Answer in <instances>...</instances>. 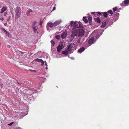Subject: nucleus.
Instances as JSON below:
<instances>
[{"mask_svg":"<svg viewBox=\"0 0 129 129\" xmlns=\"http://www.w3.org/2000/svg\"><path fill=\"white\" fill-rule=\"evenodd\" d=\"M124 3L122 2V3L120 4V5L122 6H124Z\"/></svg>","mask_w":129,"mask_h":129,"instance_id":"2f4dec72","label":"nucleus"},{"mask_svg":"<svg viewBox=\"0 0 129 129\" xmlns=\"http://www.w3.org/2000/svg\"><path fill=\"white\" fill-rule=\"evenodd\" d=\"M97 13L99 15H101V13L100 12H97Z\"/></svg>","mask_w":129,"mask_h":129,"instance_id":"c03bdc74","label":"nucleus"},{"mask_svg":"<svg viewBox=\"0 0 129 129\" xmlns=\"http://www.w3.org/2000/svg\"><path fill=\"white\" fill-rule=\"evenodd\" d=\"M17 124V123H16V122H14V123H13V125H14V126H15V125H16Z\"/></svg>","mask_w":129,"mask_h":129,"instance_id":"79ce46f5","label":"nucleus"},{"mask_svg":"<svg viewBox=\"0 0 129 129\" xmlns=\"http://www.w3.org/2000/svg\"><path fill=\"white\" fill-rule=\"evenodd\" d=\"M68 57H69V55H68Z\"/></svg>","mask_w":129,"mask_h":129,"instance_id":"13d9d810","label":"nucleus"},{"mask_svg":"<svg viewBox=\"0 0 129 129\" xmlns=\"http://www.w3.org/2000/svg\"><path fill=\"white\" fill-rule=\"evenodd\" d=\"M113 12H115L118 10V9L117 7H115L113 8Z\"/></svg>","mask_w":129,"mask_h":129,"instance_id":"bb28decb","label":"nucleus"},{"mask_svg":"<svg viewBox=\"0 0 129 129\" xmlns=\"http://www.w3.org/2000/svg\"><path fill=\"white\" fill-rule=\"evenodd\" d=\"M74 27L72 29V31L74 30L76 32H78L80 34L81 31H82L83 32V35L84 34V31L83 29L82 26L80 24H79L78 22H75L74 23Z\"/></svg>","mask_w":129,"mask_h":129,"instance_id":"f257e3e1","label":"nucleus"},{"mask_svg":"<svg viewBox=\"0 0 129 129\" xmlns=\"http://www.w3.org/2000/svg\"><path fill=\"white\" fill-rule=\"evenodd\" d=\"M74 22L73 21H72L71 22H70V25H71V26H73V24L74 23Z\"/></svg>","mask_w":129,"mask_h":129,"instance_id":"c85d7f7f","label":"nucleus"},{"mask_svg":"<svg viewBox=\"0 0 129 129\" xmlns=\"http://www.w3.org/2000/svg\"><path fill=\"white\" fill-rule=\"evenodd\" d=\"M81 31V33L80 34L78 32H76V31H74V30L72 31V34L71 35V37H70V42H71L72 41L74 38V37L75 36H82L83 35V32L82 31Z\"/></svg>","mask_w":129,"mask_h":129,"instance_id":"f03ea898","label":"nucleus"},{"mask_svg":"<svg viewBox=\"0 0 129 129\" xmlns=\"http://www.w3.org/2000/svg\"><path fill=\"white\" fill-rule=\"evenodd\" d=\"M51 42L52 44V46H54L55 45V43L54 41L53 40H52L51 41Z\"/></svg>","mask_w":129,"mask_h":129,"instance_id":"4be33fe9","label":"nucleus"},{"mask_svg":"<svg viewBox=\"0 0 129 129\" xmlns=\"http://www.w3.org/2000/svg\"><path fill=\"white\" fill-rule=\"evenodd\" d=\"M103 14L105 18H107L108 14L107 12H105L103 13Z\"/></svg>","mask_w":129,"mask_h":129,"instance_id":"6ab92c4d","label":"nucleus"},{"mask_svg":"<svg viewBox=\"0 0 129 129\" xmlns=\"http://www.w3.org/2000/svg\"><path fill=\"white\" fill-rule=\"evenodd\" d=\"M7 10L6 8L5 7L3 6L2 8L1 9V11L0 13L1 14H2L4 13V12L5 11Z\"/></svg>","mask_w":129,"mask_h":129,"instance_id":"ddd939ff","label":"nucleus"},{"mask_svg":"<svg viewBox=\"0 0 129 129\" xmlns=\"http://www.w3.org/2000/svg\"><path fill=\"white\" fill-rule=\"evenodd\" d=\"M47 29L48 30V28H47Z\"/></svg>","mask_w":129,"mask_h":129,"instance_id":"052dcab7","label":"nucleus"},{"mask_svg":"<svg viewBox=\"0 0 129 129\" xmlns=\"http://www.w3.org/2000/svg\"><path fill=\"white\" fill-rule=\"evenodd\" d=\"M32 28L34 30V32L36 33L37 31V30L38 27L37 26L35 27H32Z\"/></svg>","mask_w":129,"mask_h":129,"instance_id":"a211bd4d","label":"nucleus"},{"mask_svg":"<svg viewBox=\"0 0 129 129\" xmlns=\"http://www.w3.org/2000/svg\"><path fill=\"white\" fill-rule=\"evenodd\" d=\"M45 69L46 70H47L48 69V68L47 67V66H46V67L45 68Z\"/></svg>","mask_w":129,"mask_h":129,"instance_id":"864d4df0","label":"nucleus"},{"mask_svg":"<svg viewBox=\"0 0 129 129\" xmlns=\"http://www.w3.org/2000/svg\"><path fill=\"white\" fill-rule=\"evenodd\" d=\"M73 44L72 43L71 44L69 45L67 48V50L69 52V53L70 54L71 53H73V51L72 50V49L73 47Z\"/></svg>","mask_w":129,"mask_h":129,"instance_id":"20e7f679","label":"nucleus"},{"mask_svg":"<svg viewBox=\"0 0 129 129\" xmlns=\"http://www.w3.org/2000/svg\"><path fill=\"white\" fill-rule=\"evenodd\" d=\"M92 24V21H89V25H91Z\"/></svg>","mask_w":129,"mask_h":129,"instance_id":"a19ab883","label":"nucleus"},{"mask_svg":"<svg viewBox=\"0 0 129 129\" xmlns=\"http://www.w3.org/2000/svg\"><path fill=\"white\" fill-rule=\"evenodd\" d=\"M45 66H48V65H47V63L46 61H45Z\"/></svg>","mask_w":129,"mask_h":129,"instance_id":"58836bf2","label":"nucleus"},{"mask_svg":"<svg viewBox=\"0 0 129 129\" xmlns=\"http://www.w3.org/2000/svg\"><path fill=\"white\" fill-rule=\"evenodd\" d=\"M4 15L5 16H6L7 14V12H4Z\"/></svg>","mask_w":129,"mask_h":129,"instance_id":"37998d69","label":"nucleus"},{"mask_svg":"<svg viewBox=\"0 0 129 129\" xmlns=\"http://www.w3.org/2000/svg\"><path fill=\"white\" fill-rule=\"evenodd\" d=\"M87 17H83V20L85 23H87L88 22V20L86 19Z\"/></svg>","mask_w":129,"mask_h":129,"instance_id":"f3484780","label":"nucleus"},{"mask_svg":"<svg viewBox=\"0 0 129 129\" xmlns=\"http://www.w3.org/2000/svg\"><path fill=\"white\" fill-rule=\"evenodd\" d=\"M106 22H103L102 24V25L101 26V27L102 28H104L106 25Z\"/></svg>","mask_w":129,"mask_h":129,"instance_id":"aec40b11","label":"nucleus"},{"mask_svg":"<svg viewBox=\"0 0 129 129\" xmlns=\"http://www.w3.org/2000/svg\"><path fill=\"white\" fill-rule=\"evenodd\" d=\"M29 70L30 71L32 72H36V71L35 70L30 69V70Z\"/></svg>","mask_w":129,"mask_h":129,"instance_id":"473e14b6","label":"nucleus"},{"mask_svg":"<svg viewBox=\"0 0 129 129\" xmlns=\"http://www.w3.org/2000/svg\"><path fill=\"white\" fill-rule=\"evenodd\" d=\"M61 21L60 20L54 22L53 23V26L54 27L56 26L61 23Z\"/></svg>","mask_w":129,"mask_h":129,"instance_id":"9d476101","label":"nucleus"},{"mask_svg":"<svg viewBox=\"0 0 129 129\" xmlns=\"http://www.w3.org/2000/svg\"><path fill=\"white\" fill-rule=\"evenodd\" d=\"M94 20L95 22H97L98 23H100L101 22L100 19L98 17L94 18Z\"/></svg>","mask_w":129,"mask_h":129,"instance_id":"2eb2a0df","label":"nucleus"},{"mask_svg":"<svg viewBox=\"0 0 129 129\" xmlns=\"http://www.w3.org/2000/svg\"><path fill=\"white\" fill-rule=\"evenodd\" d=\"M10 19V18L9 17L8 18V19H7V21H9Z\"/></svg>","mask_w":129,"mask_h":129,"instance_id":"3c124183","label":"nucleus"},{"mask_svg":"<svg viewBox=\"0 0 129 129\" xmlns=\"http://www.w3.org/2000/svg\"><path fill=\"white\" fill-rule=\"evenodd\" d=\"M69 52L67 50L66 51H63L62 52V53L63 54H65V55H67L69 53Z\"/></svg>","mask_w":129,"mask_h":129,"instance_id":"dca6fc26","label":"nucleus"},{"mask_svg":"<svg viewBox=\"0 0 129 129\" xmlns=\"http://www.w3.org/2000/svg\"><path fill=\"white\" fill-rule=\"evenodd\" d=\"M20 53H22V54H23V53H23V52H22V51H20Z\"/></svg>","mask_w":129,"mask_h":129,"instance_id":"603ef678","label":"nucleus"},{"mask_svg":"<svg viewBox=\"0 0 129 129\" xmlns=\"http://www.w3.org/2000/svg\"><path fill=\"white\" fill-rule=\"evenodd\" d=\"M1 45V43H0V46Z\"/></svg>","mask_w":129,"mask_h":129,"instance_id":"bf43d9fd","label":"nucleus"},{"mask_svg":"<svg viewBox=\"0 0 129 129\" xmlns=\"http://www.w3.org/2000/svg\"><path fill=\"white\" fill-rule=\"evenodd\" d=\"M55 37L57 39L59 40L60 38V35H58L56 36Z\"/></svg>","mask_w":129,"mask_h":129,"instance_id":"5701e85b","label":"nucleus"},{"mask_svg":"<svg viewBox=\"0 0 129 129\" xmlns=\"http://www.w3.org/2000/svg\"><path fill=\"white\" fill-rule=\"evenodd\" d=\"M5 33H6V35L7 36H9V33L7 31V32H6Z\"/></svg>","mask_w":129,"mask_h":129,"instance_id":"72a5a7b5","label":"nucleus"},{"mask_svg":"<svg viewBox=\"0 0 129 129\" xmlns=\"http://www.w3.org/2000/svg\"><path fill=\"white\" fill-rule=\"evenodd\" d=\"M48 25L49 27L51 28L53 26V24L51 22H50L48 24Z\"/></svg>","mask_w":129,"mask_h":129,"instance_id":"412c9836","label":"nucleus"},{"mask_svg":"<svg viewBox=\"0 0 129 129\" xmlns=\"http://www.w3.org/2000/svg\"><path fill=\"white\" fill-rule=\"evenodd\" d=\"M94 39V38L93 37L91 38L88 41V44L91 45L93 43Z\"/></svg>","mask_w":129,"mask_h":129,"instance_id":"1a4fd4ad","label":"nucleus"},{"mask_svg":"<svg viewBox=\"0 0 129 129\" xmlns=\"http://www.w3.org/2000/svg\"><path fill=\"white\" fill-rule=\"evenodd\" d=\"M21 128L19 127H18L16 128H14V129H21Z\"/></svg>","mask_w":129,"mask_h":129,"instance_id":"c9c22d12","label":"nucleus"},{"mask_svg":"<svg viewBox=\"0 0 129 129\" xmlns=\"http://www.w3.org/2000/svg\"><path fill=\"white\" fill-rule=\"evenodd\" d=\"M35 60L37 62H40L41 63V65L42 66H43L44 65V62L41 59H39V58L35 59Z\"/></svg>","mask_w":129,"mask_h":129,"instance_id":"6e6552de","label":"nucleus"},{"mask_svg":"<svg viewBox=\"0 0 129 129\" xmlns=\"http://www.w3.org/2000/svg\"><path fill=\"white\" fill-rule=\"evenodd\" d=\"M108 12L111 15H112L113 14V12L111 10H109L108 11Z\"/></svg>","mask_w":129,"mask_h":129,"instance_id":"a878e982","label":"nucleus"},{"mask_svg":"<svg viewBox=\"0 0 129 129\" xmlns=\"http://www.w3.org/2000/svg\"><path fill=\"white\" fill-rule=\"evenodd\" d=\"M1 29L3 31L5 32H6L7 31L5 29L3 28H2Z\"/></svg>","mask_w":129,"mask_h":129,"instance_id":"c756f323","label":"nucleus"},{"mask_svg":"<svg viewBox=\"0 0 129 129\" xmlns=\"http://www.w3.org/2000/svg\"><path fill=\"white\" fill-rule=\"evenodd\" d=\"M27 113H26V115L27 114Z\"/></svg>","mask_w":129,"mask_h":129,"instance_id":"680f3d73","label":"nucleus"},{"mask_svg":"<svg viewBox=\"0 0 129 129\" xmlns=\"http://www.w3.org/2000/svg\"><path fill=\"white\" fill-rule=\"evenodd\" d=\"M119 13H117L114 14L113 16L114 21H116L118 19V17L119 16Z\"/></svg>","mask_w":129,"mask_h":129,"instance_id":"39448f33","label":"nucleus"},{"mask_svg":"<svg viewBox=\"0 0 129 129\" xmlns=\"http://www.w3.org/2000/svg\"><path fill=\"white\" fill-rule=\"evenodd\" d=\"M30 84L29 83V82H28L27 83V85H29Z\"/></svg>","mask_w":129,"mask_h":129,"instance_id":"5fc2aeb1","label":"nucleus"},{"mask_svg":"<svg viewBox=\"0 0 129 129\" xmlns=\"http://www.w3.org/2000/svg\"><path fill=\"white\" fill-rule=\"evenodd\" d=\"M91 14H93V15H95V12H91Z\"/></svg>","mask_w":129,"mask_h":129,"instance_id":"de8ad7c7","label":"nucleus"},{"mask_svg":"<svg viewBox=\"0 0 129 129\" xmlns=\"http://www.w3.org/2000/svg\"><path fill=\"white\" fill-rule=\"evenodd\" d=\"M0 20L2 21H3L4 20V19L3 18H0Z\"/></svg>","mask_w":129,"mask_h":129,"instance_id":"4c0bfd02","label":"nucleus"},{"mask_svg":"<svg viewBox=\"0 0 129 129\" xmlns=\"http://www.w3.org/2000/svg\"><path fill=\"white\" fill-rule=\"evenodd\" d=\"M13 123H14V122H13L10 123L8 124V125L11 126L12 124H13Z\"/></svg>","mask_w":129,"mask_h":129,"instance_id":"cd10ccee","label":"nucleus"},{"mask_svg":"<svg viewBox=\"0 0 129 129\" xmlns=\"http://www.w3.org/2000/svg\"><path fill=\"white\" fill-rule=\"evenodd\" d=\"M36 23V22L35 21L34 22L33 25H32V27H35V25Z\"/></svg>","mask_w":129,"mask_h":129,"instance_id":"7c9ffc66","label":"nucleus"},{"mask_svg":"<svg viewBox=\"0 0 129 129\" xmlns=\"http://www.w3.org/2000/svg\"><path fill=\"white\" fill-rule=\"evenodd\" d=\"M41 52V51H38V53H40V52Z\"/></svg>","mask_w":129,"mask_h":129,"instance_id":"6e6d98bb","label":"nucleus"},{"mask_svg":"<svg viewBox=\"0 0 129 129\" xmlns=\"http://www.w3.org/2000/svg\"><path fill=\"white\" fill-rule=\"evenodd\" d=\"M67 33L66 32H64L62 33L61 35V37L62 39L65 38L67 36Z\"/></svg>","mask_w":129,"mask_h":129,"instance_id":"f8f14e48","label":"nucleus"},{"mask_svg":"<svg viewBox=\"0 0 129 129\" xmlns=\"http://www.w3.org/2000/svg\"><path fill=\"white\" fill-rule=\"evenodd\" d=\"M124 2V4H126L129 2V0H125Z\"/></svg>","mask_w":129,"mask_h":129,"instance_id":"393cba45","label":"nucleus"},{"mask_svg":"<svg viewBox=\"0 0 129 129\" xmlns=\"http://www.w3.org/2000/svg\"><path fill=\"white\" fill-rule=\"evenodd\" d=\"M16 15L17 17H19L21 13V10L19 7H17L15 9Z\"/></svg>","mask_w":129,"mask_h":129,"instance_id":"7ed1b4c3","label":"nucleus"},{"mask_svg":"<svg viewBox=\"0 0 129 129\" xmlns=\"http://www.w3.org/2000/svg\"><path fill=\"white\" fill-rule=\"evenodd\" d=\"M99 37V36L98 35H97L96 36H95V38H96V39H97Z\"/></svg>","mask_w":129,"mask_h":129,"instance_id":"ea45409f","label":"nucleus"},{"mask_svg":"<svg viewBox=\"0 0 129 129\" xmlns=\"http://www.w3.org/2000/svg\"><path fill=\"white\" fill-rule=\"evenodd\" d=\"M43 23V22L42 21H41L40 22V25H41L42 23Z\"/></svg>","mask_w":129,"mask_h":129,"instance_id":"e433bc0d","label":"nucleus"},{"mask_svg":"<svg viewBox=\"0 0 129 129\" xmlns=\"http://www.w3.org/2000/svg\"><path fill=\"white\" fill-rule=\"evenodd\" d=\"M7 47L8 48H10L11 47V46L9 45H8L7 46Z\"/></svg>","mask_w":129,"mask_h":129,"instance_id":"a18cd8bd","label":"nucleus"},{"mask_svg":"<svg viewBox=\"0 0 129 129\" xmlns=\"http://www.w3.org/2000/svg\"><path fill=\"white\" fill-rule=\"evenodd\" d=\"M64 48L63 44H61L58 45L57 48V51L58 52H60L62 49Z\"/></svg>","mask_w":129,"mask_h":129,"instance_id":"0eeeda50","label":"nucleus"},{"mask_svg":"<svg viewBox=\"0 0 129 129\" xmlns=\"http://www.w3.org/2000/svg\"><path fill=\"white\" fill-rule=\"evenodd\" d=\"M55 9H56V8L55 7H54L53 8V10H52V11H53L54 10H55Z\"/></svg>","mask_w":129,"mask_h":129,"instance_id":"49530a36","label":"nucleus"},{"mask_svg":"<svg viewBox=\"0 0 129 129\" xmlns=\"http://www.w3.org/2000/svg\"><path fill=\"white\" fill-rule=\"evenodd\" d=\"M33 11L30 9L28 10L26 12V13L27 15L28 16H29L30 15V13L32 12Z\"/></svg>","mask_w":129,"mask_h":129,"instance_id":"4468645a","label":"nucleus"},{"mask_svg":"<svg viewBox=\"0 0 129 129\" xmlns=\"http://www.w3.org/2000/svg\"><path fill=\"white\" fill-rule=\"evenodd\" d=\"M85 50V48L84 47H82L79 49L78 50V52L79 53H81L83 52Z\"/></svg>","mask_w":129,"mask_h":129,"instance_id":"9b49d317","label":"nucleus"},{"mask_svg":"<svg viewBox=\"0 0 129 129\" xmlns=\"http://www.w3.org/2000/svg\"><path fill=\"white\" fill-rule=\"evenodd\" d=\"M4 24L5 26H6L7 25V23H5Z\"/></svg>","mask_w":129,"mask_h":129,"instance_id":"09e8293b","label":"nucleus"},{"mask_svg":"<svg viewBox=\"0 0 129 129\" xmlns=\"http://www.w3.org/2000/svg\"><path fill=\"white\" fill-rule=\"evenodd\" d=\"M92 17L90 16H89L88 17V20L89 21H92Z\"/></svg>","mask_w":129,"mask_h":129,"instance_id":"b1692460","label":"nucleus"},{"mask_svg":"<svg viewBox=\"0 0 129 129\" xmlns=\"http://www.w3.org/2000/svg\"><path fill=\"white\" fill-rule=\"evenodd\" d=\"M37 34H38V31L37 32Z\"/></svg>","mask_w":129,"mask_h":129,"instance_id":"4d7b16f0","label":"nucleus"},{"mask_svg":"<svg viewBox=\"0 0 129 129\" xmlns=\"http://www.w3.org/2000/svg\"><path fill=\"white\" fill-rule=\"evenodd\" d=\"M2 85H3L2 83V82H1V80L0 79V86H2Z\"/></svg>","mask_w":129,"mask_h":129,"instance_id":"f704fd0d","label":"nucleus"},{"mask_svg":"<svg viewBox=\"0 0 129 129\" xmlns=\"http://www.w3.org/2000/svg\"><path fill=\"white\" fill-rule=\"evenodd\" d=\"M71 59H74V58L73 57H71Z\"/></svg>","mask_w":129,"mask_h":129,"instance_id":"8fccbe9b","label":"nucleus"},{"mask_svg":"<svg viewBox=\"0 0 129 129\" xmlns=\"http://www.w3.org/2000/svg\"><path fill=\"white\" fill-rule=\"evenodd\" d=\"M83 39L81 37H79L77 39V43L80 45H81L83 43Z\"/></svg>","mask_w":129,"mask_h":129,"instance_id":"423d86ee","label":"nucleus"}]
</instances>
